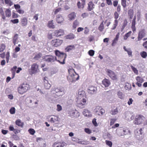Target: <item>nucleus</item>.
<instances>
[{"mask_svg":"<svg viewBox=\"0 0 147 147\" xmlns=\"http://www.w3.org/2000/svg\"><path fill=\"white\" fill-rule=\"evenodd\" d=\"M55 53L57 57V59L56 56L52 55H45L43 57V59L48 63L53 62L56 61L61 64H65V59L67 56L66 54L61 52L58 50H55Z\"/></svg>","mask_w":147,"mask_h":147,"instance_id":"f257e3e1","label":"nucleus"},{"mask_svg":"<svg viewBox=\"0 0 147 147\" xmlns=\"http://www.w3.org/2000/svg\"><path fill=\"white\" fill-rule=\"evenodd\" d=\"M29 88V85L27 83H23L19 86L18 88L19 93L22 94L26 92Z\"/></svg>","mask_w":147,"mask_h":147,"instance_id":"f03ea898","label":"nucleus"},{"mask_svg":"<svg viewBox=\"0 0 147 147\" xmlns=\"http://www.w3.org/2000/svg\"><path fill=\"white\" fill-rule=\"evenodd\" d=\"M54 91H55V97H57L58 96H61L63 95L64 93V88L62 87H57L55 88L54 89Z\"/></svg>","mask_w":147,"mask_h":147,"instance_id":"7ed1b4c3","label":"nucleus"},{"mask_svg":"<svg viewBox=\"0 0 147 147\" xmlns=\"http://www.w3.org/2000/svg\"><path fill=\"white\" fill-rule=\"evenodd\" d=\"M68 72L73 81H75L79 79V75L76 73L74 69H69Z\"/></svg>","mask_w":147,"mask_h":147,"instance_id":"20e7f679","label":"nucleus"},{"mask_svg":"<svg viewBox=\"0 0 147 147\" xmlns=\"http://www.w3.org/2000/svg\"><path fill=\"white\" fill-rule=\"evenodd\" d=\"M145 119V117L143 115H136L134 123L136 125H139L142 123Z\"/></svg>","mask_w":147,"mask_h":147,"instance_id":"39448f33","label":"nucleus"},{"mask_svg":"<svg viewBox=\"0 0 147 147\" xmlns=\"http://www.w3.org/2000/svg\"><path fill=\"white\" fill-rule=\"evenodd\" d=\"M105 71L107 73V75L113 80H116L117 79V75L115 73L111 70L106 69Z\"/></svg>","mask_w":147,"mask_h":147,"instance_id":"423d86ee","label":"nucleus"},{"mask_svg":"<svg viewBox=\"0 0 147 147\" xmlns=\"http://www.w3.org/2000/svg\"><path fill=\"white\" fill-rule=\"evenodd\" d=\"M63 42V40L59 39H55L51 41L52 45L54 47H57L60 46Z\"/></svg>","mask_w":147,"mask_h":147,"instance_id":"0eeeda50","label":"nucleus"},{"mask_svg":"<svg viewBox=\"0 0 147 147\" xmlns=\"http://www.w3.org/2000/svg\"><path fill=\"white\" fill-rule=\"evenodd\" d=\"M38 65L36 63H33L30 68L31 74H34L38 72L39 71Z\"/></svg>","mask_w":147,"mask_h":147,"instance_id":"6e6552de","label":"nucleus"},{"mask_svg":"<svg viewBox=\"0 0 147 147\" xmlns=\"http://www.w3.org/2000/svg\"><path fill=\"white\" fill-rule=\"evenodd\" d=\"M86 97L85 98H82L80 102L77 103V106L78 107L81 108H84L87 105Z\"/></svg>","mask_w":147,"mask_h":147,"instance_id":"1a4fd4ad","label":"nucleus"},{"mask_svg":"<svg viewBox=\"0 0 147 147\" xmlns=\"http://www.w3.org/2000/svg\"><path fill=\"white\" fill-rule=\"evenodd\" d=\"M97 89L96 88L93 86H89L87 89V92L90 94H95L97 92Z\"/></svg>","mask_w":147,"mask_h":147,"instance_id":"9d476101","label":"nucleus"},{"mask_svg":"<svg viewBox=\"0 0 147 147\" xmlns=\"http://www.w3.org/2000/svg\"><path fill=\"white\" fill-rule=\"evenodd\" d=\"M146 35V31L145 29H141L139 32L138 39V41L140 40Z\"/></svg>","mask_w":147,"mask_h":147,"instance_id":"9b49d317","label":"nucleus"},{"mask_svg":"<svg viewBox=\"0 0 147 147\" xmlns=\"http://www.w3.org/2000/svg\"><path fill=\"white\" fill-rule=\"evenodd\" d=\"M54 36L56 37H58L61 36H63L64 34V31L63 30L59 29L55 30L54 32Z\"/></svg>","mask_w":147,"mask_h":147,"instance_id":"f8f14e48","label":"nucleus"},{"mask_svg":"<svg viewBox=\"0 0 147 147\" xmlns=\"http://www.w3.org/2000/svg\"><path fill=\"white\" fill-rule=\"evenodd\" d=\"M43 83L45 88L46 89H49L51 87V85L48 82V78L46 77H44L43 79Z\"/></svg>","mask_w":147,"mask_h":147,"instance_id":"ddd939ff","label":"nucleus"},{"mask_svg":"<svg viewBox=\"0 0 147 147\" xmlns=\"http://www.w3.org/2000/svg\"><path fill=\"white\" fill-rule=\"evenodd\" d=\"M137 82L136 83V84L139 87H140L142 86V83L144 82V80L142 77L139 76H138L136 77V78Z\"/></svg>","mask_w":147,"mask_h":147,"instance_id":"4468645a","label":"nucleus"},{"mask_svg":"<svg viewBox=\"0 0 147 147\" xmlns=\"http://www.w3.org/2000/svg\"><path fill=\"white\" fill-rule=\"evenodd\" d=\"M96 112L99 115H102L105 113V110L100 107H98L96 109Z\"/></svg>","mask_w":147,"mask_h":147,"instance_id":"2eb2a0df","label":"nucleus"},{"mask_svg":"<svg viewBox=\"0 0 147 147\" xmlns=\"http://www.w3.org/2000/svg\"><path fill=\"white\" fill-rule=\"evenodd\" d=\"M9 129L10 131H13L14 133L16 135H17L20 132V130L15 129L12 125H9Z\"/></svg>","mask_w":147,"mask_h":147,"instance_id":"dca6fc26","label":"nucleus"},{"mask_svg":"<svg viewBox=\"0 0 147 147\" xmlns=\"http://www.w3.org/2000/svg\"><path fill=\"white\" fill-rule=\"evenodd\" d=\"M126 131L123 129H117L116 130V132L119 136H122L125 135V132Z\"/></svg>","mask_w":147,"mask_h":147,"instance_id":"f3484780","label":"nucleus"},{"mask_svg":"<svg viewBox=\"0 0 147 147\" xmlns=\"http://www.w3.org/2000/svg\"><path fill=\"white\" fill-rule=\"evenodd\" d=\"M64 146V142H56L53 144L52 147H63Z\"/></svg>","mask_w":147,"mask_h":147,"instance_id":"a211bd4d","label":"nucleus"},{"mask_svg":"<svg viewBox=\"0 0 147 147\" xmlns=\"http://www.w3.org/2000/svg\"><path fill=\"white\" fill-rule=\"evenodd\" d=\"M94 8V5L92 1H90L88 4L87 9L88 11H92Z\"/></svg>","mask_w":147,"mask_h":147,"instance_id":"6ab92c4d","label":"nucleus"},{"mask_svg":"<svg viewBox=\"0 0 147 147\" xmlns=\"http://www.w3.org/2000/svg\"><path fill=\"white\" fill-rule=\"evenodd\" d=\"M81 1V5H80L81 3L80 1L78 2L77 3V5L79 9H83L85 4L86 0H80Z\"/></svg>","mask_w":147,"mask_h":147,"instance_id":"aec40b11","label":"nucleus"},{"mask_svg":"<svg viewBox=\"0 0 147 147\" xmlns=\"http://www.w3.org/2000/svg\"><path fill=\"white\" fill-rule=\"evenodd\" d=\"M59 121L58 117L55 116H53L50 119V122L53 123H58Z\"/></svg>","mask_w":147,"mask_h":147,"instance_id":"412c9836","label":"nucleus"},{"mask_svg":"<svg viewBox=\"0 0 147 147\" xmlns=\"http://www.w3.org/2000/svg\"><path fill=\"white\" fill-rule=\"evenodd\" d=\"M102 84L105 87H107L109 86L111 84V82L109 80L106 78L104 79L102 81Z\"/></svg>","mask_w":147,"mask_h":147,"instance_id":"4be33fe9","label":"nucleus"},{"mask_svg":"<svg viewBox=\"0 0 147 147\" xmlns=\"http://www.w3.org/2000/svg\"><path fill=\"white\" fill-rule=\"evenodd\" d=\"M136 16H135L134 19H133L132 22L131 28H132V31L134 32L136 30V28L135 26L136 25Z\"/></svg>","mask_w":147,"mask_h":147,"instance_id":"5701e85b","label":"nucleus"},{"mask_svg":"<svg viewBox=\"0 0 147 147\" xmlns=\"http://www.w3.org/2000/svg\"><path fill=\"white\" fill-rule=\"evenodd\" d=\"M21 25L22 26H26L28 23V20L26 18L24 17L21 19Z\"/></svg>","mask_w":147,"mask_h":147,"instance_id":"b1692460","label":"nucleus"},{"mask_svg":"<svg viewBox=\"0 0 147 147\" xmlns=\"http://www.w3.org/2000/svg\"><path fill=\"white\" fill-rule=\"evenodd\" d=\"M56 21L58 23H61L64 20L63 17L60 15H59L57 16Z\"/></svg>","mask_w":147,"mask_h":147,"instance_id":"393cba45","label":"nucleus"},{"mask_svg":"<svg viewBox=\"0 0 147 147\" xmlns=\"http://www.w3.org/2000/svg\"><path fill=\"white\" fill-rule=\"evenodd\" d=\"M75 37V35L72 33H70L65 36V38L66 39L72 40Z\"/></svg>","mask_w":147,"mask_h":147,"instance_id":"a878e982","label":"nucleus"},{"mask_svg":"<svg viewBox=\"0 0 147 147\" xmlns=\"http://www.w3.org/2000/svg\"><path fill=\"white\" fill-rule=\"evenodd\" d=\"M15 124L18 126L22 128L23 127L24 123L21 122V120L20 119H18L15 121Z\"/></svg>","mask_w":147,"mask_h":147,"instance_id":"bb28decb","label":"nucleus"},{"mask_svg":"<svg viewBox=\"0 0 147 147\" xmlns=\"http://www.w3.org/2000/svg\"><path fill=\"white\" fill-rule=\"evenodd\" d=\"M128 23L127 20L126 19H125L123 21V22L122 26V27L121 28V31L122 32L123 30L125 27L127 26Z\"/></svg>","mask_w":147,"mask_h":147,"instance_id":"cd10ccee","label":"nucleus"},{"mask_svg":"<svg viewBox=\"0 0 147 147\" xmlns=\"http://www.w3.org/2000/svg\"><path fill=\"white\" fill-rule=\"evenodd\" d=\"M76 17V15L74 12L71 13L68 15V18L69 21L74 20Z\"/></svg>","mask_w":147,"mask_h":147,"instance_id":"c85d7f7f","label":"nucleus"},{"mask_svg":"<svg viewBox=\"0 0 147 147\" xmlns=\"http://www.w3.org/2000/svg\"><path fill=\"white\" fill-rule=\"evenodd\" d=\"M75 48V46L74 45H70L67 46L65 48V50L67 52H69Z\"/></svg>","mask_w":147,"mask_h":147,"instance_id":"c756f323","label":"nucleus"},{"mask_svg":"<svg viewBox=\"0 0 147 147\" xmlns=\"http://www.w3.org/2000/svg\"><path fill=\"white\" fill-rule=\"evenodd\" d=\"M134 14V10L132 9H129L128 11V14L130 19H131Z\"/></svg>","mask_w":147,"mask_h":147,"instance_id":"7c9ffc66","label":"nucleus"},{"mask_svg":"<svg viewBox=\"0 0 147 147\" xmlns=\"http://www.w3.org/2000/svg\"><path fill=\"white\" fill-rule=\"evenodd\" d=\"M6 16L8 18L10 17L11 16V12L10 9H7L5 11Z\"/></svg>","mask_w":147,"mask_h":147,"instance_id":"2f4dec72","label":"nucleus"},{"mask_svg":"<svg viewBox=\"0 0 147 147\" xmlns=\"http://www.w3.org/2000/svg\"><path fill=\"white\" fill-rule=\"evenodd\" d=\"M118 20H115L113 22V24L112 26V27L111 28V29L112 30H114L115 29L118 24Z\"/></svg>","mask_w":147,"mask_h":147,"instance_id":"473e14b6","label":"nucleus"},{"mask_svg":"<svg viewBox=\"0 0 147 147\" xmlns=\"http://www.w3.org/2000/svg\"><path fill=\"white\" fill-rule=\"evenodd\" d=\"M79 23L78 21L76 20H75L73 23L72 28L73 29L76 28L79 25Z\"/></svg>","mask_w":147,"mask_h":147,"instance_id":"72a5a7b5","label":"nucleus"},{"mask_svg":"<svg viewBox=\"0 0 147 147\" xmlns=\"http://www.w3.org/2000/svg\"><path fill=\"white\" fill-rule=\"evenodd\" d=\"M119 36V33H118L116 35L115 38L113 40L112 43V46H114L117 43L118 40Z\"/></svg>","mask_w":147,"mask_h":147,"instance_id":"f704fd0d","label":"nucleus"},{"mask_svg":"<svg viewBox=\"0 0 147 147\" xmlns=\"http://www.w3.org/2000/svg\"><path fill=\"white\" fill-rule=\"evenodd\" d=\"M17 69V67L14 66L11 69V70L12 72V78H13L15 77V75L16 70Z\"/></svg>","mask_w":147,"mask_h":147,"instance_id":"c9c22d12","label":"nucleus"},{"mask_svg":"<svg viewBox=\"0 0 147 147\" xmlns=\"http://www.w3.org/2000/svg\"><path fill=\"white\" fill-rule=\"evenodd\" d=\"M53 21V20H51L49 21L48 23V27L50 28L54 29L55 28V26L54 25Z\"/></svg>","mask_w":147,"mask_h":147,"instance_id":"e433bc0d","label":"nucleus"},{"mask_svg":"<svg viewBox=\"0 0 147 147\" xmlns=\"http://www.w3.org/2000/svg\"><path fill=\"white\" fill-rule=\"evenodd\" d=\"M18 34H15L14 36L13 37V42L14 45H15L16 44V41L18 39Z\"/></svg>","mask_w":147,"mask_h":147,"instance_id":"4c0bfd02","label":"nucleus"},{"mask_svg":"<svg viewBox=\"0 0 147 147\" xmlns=\"http://www.w3.org/2000/svg\"><path fill=\"white\" fill-rule=\"evenodd\" d=\"M103 22L102 21L98 27V29L100 32H102L104 28Z\"/></svg>","mask_w":147,"mask_h":147,"instance_id":"58836bf2","label":"nucleus"},{"mask_svg":"<svg viewBox=\"0 0 147 147\" xmlns=\"http://www.w3.org/2000/svg\"><path fill=\"white\" fill-rule=\"evenodd\" d=\"M118 109L117 107L115 109H113L111 111L110 113L112 115H115L118 113Z\"/></svg>","mask_w":147,"mask_h":147,"instance_id":"ea45409f","label":"nucleus"},{"mask_svg":"<svg viewBox=\"0 0 147 147\" xmlns=\"http://www.w3.org/2000/svg\"><path fill=\"white\" fill-rule=\"evenodd\" d=\"M117 95L118 96L119 98L121 99H123L124 97V95L123 94V92L120 91L118 92L117 93Z\"/></svg>","mask_w":147,"mask_h":147,"instance_id":"a19ab883","label":"nucleus"},{"mask_svg":"<svg viewBox=\"0 0 147 147\" xmlns=\"http://www.w3.org/2000/svg\"><path fill=\"white\" fill-rule=\"evenodd\" d=\"M131 33V31H130L125 34L124 36V39L125 40H127V38L130 36Z\"/></svg>","mask_w":147,"mask_h":147,"instance_id":"79ce46f5","label":"nucleus"},{"mask_svg":"<svg viewBox=\"0 0 147 147\" xmlns=\"http://www.w3.org/2000/svg\"><path fill=\"white\" fill-rule=\"evenodd\" d=\"M4 1L5 3L9 6H11L13 4V2L11 0H4Z\"/></svg>","mask_w":147,"mask_h":147,"instance_id":"37998d69","label":"nucleus"},{"mask_svg":"<svg viewBox=\"0 0 147 147\" xmlns=\"http://www.w3.org/2000/svg\"><path fill=\"white\" fill-rule=\"evenodd\" d=\"M140 55L141 57L144 58H146L147 56V53L146 52L144 51L141 52L140 53Z\"/></svg>","mask_w":147,"mask_h":147,"instance_id":"c03bdc74","label":"nucleus"},{"mask_svg":"<svg viewBox=\"0 0 147 147\" xmlns=\"http://www.w3.org/2000/svg\"><path fill=\"white\" fill-rule=\"evenodd\" d=\"M5 45L4 44H2L0 47V52H3L5 48Z\"/></svg>","mask_w":147,"mask_h":147,"instance_id":"a18cd8bd","label":"nucleus"},{"mask_svg":"<svg viewBox=\"0 0 147 147\" xmlns=\"http://www.w3.org/2000/svg\"><path fill=\"white\" fill-rule=\"evenodd\" d=\"M116 120L117 119L116 118H112L111 119L110 123V126H111L113 125Z\"/></svg>","mask_w":147,"mask_h":147,"instance_id":"49530a36","label":"nucleus"},{"mask_svg":"<svg viewBox=\"0 0 147 147\" xmlns=\"http://www.w3.org/2000/svg\"><path fill=\"white\" fill-rule=\"evenodd\" d=\"M16 112V109L14 107H12L9 110V112L11 114H14Z\"/></svg>","mask_w":147,"mask_h":147,"instance_id":"de8ad7c7","label":"nucleus"},{"mask_svg":"<svg viewBox=\"0 0 147 147\" xmlns=\"http://www.w3.org/2000/svg\"><path fill=\"white\" fill-rule=\"evenodd\" d=\"M105 142L106 144L109 146V147H112L113 144L111 141L106 140H105Z\"/></svg>","mask_w":147,"mask_h":147,"instance_id":"09e8293b","label":"nucleus"},{"mask_svg":"<svg viewBox=\"0 0 147 147\" xmlns=\"http://www.w3.org/2000/svg\"><path fill=\"white\" fill-rule=\"evenodd\" d=\"M126 0H121V4L123 8H125L126 5Z\"/></svg>","mask_w":147,"mask_h":147,"instance_id":"8fccbe9b","label":"nucleus"},{"mask_svg":"<svg viewBox=\"0 0 147 147\" xmlns=\"http://www.w3.org/2000/svg\"><path fill=\"white\" fill-rule=\"evenodd\" d=\"M9 54L10 53L9 51L7 52L6 54V59L7 63H8L9 62L10 57Z\"/></svg>","mask_w":147,"mask_h":147,"instance_id":"3c124183","label":"nucleus"},{"mask_svg":"<svg viewBox=\"0 0 147 147\" xmlns=\"http://www.w3.org/2000/svg\"><path fill=\"white\" fill-rule=\"evenodd\" d=\"M28 131L29 133L32 135H33L35 133V130L32 128L29 129L28 130Z\"/></svg>","mask_w":147,"mask_h":147,"instance_id":"603ef678","label":"nucleus"},{"mask_svg":"<svg viewBox=\"0 0 147 147\" xmlns=\"http://www.w3.org/2000/svg\"><path fill=\"white\" fill-rule=\"evenodd\" d=\"M131 67L134 72L135 74H138V70L135 67L132 65L131 66Z\"/></svg>","mask_w":147,"mask_h":147,"instance_id":"864d4df0","label":"nucleus"},{"mask_svg":"<svg viewBox=\"0 0 147 147\" xmlns=\"http://www.w3.org/2000/svg\"><path fill=\"white\" fill-rule=\"evenodd\" d=\"M0 13L1 15L2 18L4 20H5V16L4 14V12L2 9L1 10H0Z\"/></svg>","mask_w":147,"mask_h":147,"instance_id":"5fc2aeb1","label":"nucleus"},{"mask_svg":"<svg viewBox=\"0 0 147 147\" xmlns=\"http://www.w3.org/2000/svg\"><path fill=\"white\" fill-rule=\"evenodd\" d=\"M88 53L90 56H92L94 55V51L93 50H90L88 51Z\"/></svg>","mask_w":147,"mask_h":147,"instance_id":"6e6d98bb","label":"nucleus"},{"mask_svg":"<svg viewBox=\"0 0 147 147\" xmlns=\"http://www.w3.org/2000/svg\"><path fill=\"white\" fill-rule=\"evenodd\" d=\"M129 57L132 56V52L130 49H128V50L126 51Z\"/></svg>","mask_w":147,"mask_h":147,"instance_id":"4d7b16f0","label":"nucleus"},{"mask_svg":"<svg viewBox=\"0 0 147 147\" xmlns=\"http://www.w3.org/2000/svg\"><path fill=\"white\" fill-rule=\"evenodd\" d=\"M114 18L115 20H117L119 17V14L117 11H115L114 14Z\"/></svg>","mask_w":147,"mask_h":147,"instance_id":"13d9d810","label":"nucleus"},{"mask_svg":"<svg viewBox=\"0 0 147 147\" xmlns=\"http://www.w3.org/2000/svg\"><path fill=\"white\" fill-rule=\"evenodd\" d=\"M89 111L87 110H85L83 112L84 115L86 116H87L89 115Z\"/></svg>","mask_w":147,"mask_h":147,"instance_id":"bf43d9fd","label":"nucleus"},{"mask_svg":"<svg viewBox=\"0 0 147 147\" xmlns=\"http://www.w3.org/2000/svg\"><path fill=\"white\" fill-rule=\"evenodd\" d=\"M14 6L16 11L20 9L21 8L19 4H14Z\"/></svg>","mask_w":147,"mask_h":147,"instance_id":"052dcab7","label":"nucleus"},{"mask_svg":"<svg viewBox=\"0 0 147 147\" xmlns=\"http://www.w3.org/2000/svg\"><path fill=\"white\" fill-rule=\"evenodd\" d=\"M41 54H38L36 55L34 57V59H35L37 60L40 58L41 57Z\"/></svg>","mask_w":147,"mask_h":147,"instance_id":"680f3d73","label":"nucleus"},{"mask_svg":"<svg viewBox=\"0 0 147 147\" xmlns=\"http://www.w3.org/2000/svg\"><path fill=\"white\" fill-rule=\"evenodd\" d=\"M84 131L86 133L89 134H90L92 132L91 130L88 128H85L84 129Z\"/></svg>","mask_w":147,"mask_h":147,"instance_id":"e2e57ef3","label":"nucleus"},{"mask_svg":"<svg viewBox=\"0 0 147 147\" xmlns=\"http://www.w3.org/2000/svg\"><path fill=\"white\" fill-rule=\"evenodd\" d=\"M11 22L13 24H17L19 22V21L18 19H15L14 20H11Z\"/></svg>","mask_w":147,"mask_h":147,"instance_id":"0e129e2a","label":"nucleus"},{"mask_svg":"<svg viewBox=\"0 0 147 147\" xmlns=\"http://www.w3.org/2000/svg\"><path fill=\"white\" fill-rule=\"evenodd\" d=\"M142 46L144 49L147 51V41L144 42L142 44Z\"/></svg>","mask_w":147,"mask_h":147,"instance_id":"69168bd1","label":"nucleus"},{"mask_svg":"<svg viewBox=\"0 0 147 147\" xmlns=\"http://www.w3.org/2000/svg\"><path fill=\"white\" fill-rule=\"evenodd\" d=\"M19 15L18 14L16 13L15 12H13L12 14V18H16L18 17Z\"/></svg>","mask_w":147,"mask_h":147,"instance_id":"338daca9","label":"nucleus"},{"mask_svg":"<svg viewBox=\"0 0 147 147\" xmlns=\"http://www.w3.org/2000/svg\"><path fill=\"white\" fill-rule=\"evenodd\" d=\"M75 112L73 110H70L69 111V114L70 116H74L75 114Z\"/></svg>","mask_w":147,"mask_h":147,"instance_id":"774afa93","label":"nucleus"}]
</instances>
